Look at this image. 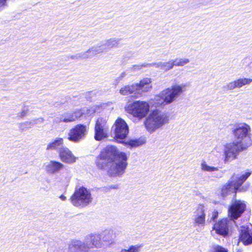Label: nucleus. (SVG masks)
<instances>
[{
	"instance_id": "f257e3e1",
	"label": "nucleus",
	"mask_w": 252,
	"mask_h": 252,
	"mask_svg": "<svg viewBox=\"0 0 252 252\" xmlns=\"http://www.w3.org/2000/svg\"><path fill=\"white\" fill-rule=\"evenodd\" d=\"M127 157L124 152H118L112 146H107L96 159L97 167L106 170L108 174L113 177L122 175L127 165Z\"/></svg>"
},
{
	"instance_id": "f03ea898",
	"label": "nucleus",
	"mask_w": 252,
	"mask_h": 252,
	"mask_svg": "<svg viewBox=\"0 0 252 252\" xmlns=\"http://www.w3.org/2000/svg\"><path fill=\"white\" fill-rule=\"evenodd\" d=\"M185 84L172 85L156 95L149 103L155 107H163L175 101L185 91Z\"/></svg>"
},
{
	"instance_id": "7ed1b4c3",
	"label": "nucleus",
	"mask_w": 252,
	"mask_h": 252,
	"mask_svg": "<svg viewBox=\"0 0 252 252\" xmlns=\"http://www.w3.org/2000/svg\"><path fill=\"white\" fill-rule=\"evenodd\" d=\"M168 114L158 109L152 110L146 117L145 126L149 132L153 133L169 123Z\"/></svg>"
},
{
	"instance_id": "20e7f679",
	"label": "nucleus",
	"mask_w": 252,
	"mask_h": 252,
	"mask_svg": "<svg viewBox=\"0 0 252 252\" xmlns=\"http://www.w3.org/2000/svg\"><path fill=\"white\" fill-rule=\"evenodd\" d=\"M152 88L151 79L146 78L141 80L139 83L123 86L119 92L123 95L134 94L135 97H138L141 95L142 92H148Z\"/></svg>"
},
{
	"instance_id": "39448f33",
	"label": "nucleus",
	"mask_w": 252,
	"mask_h": 252,
	"mask_svg": "<svg viewBox=\"0 0 252 252\" xmlns=\"http://www.w3.org/2000/svg\"><path fill=\"white\" fill-rule=\"evenodd\" d=\"M251 174V171L247 170L241 175H233L231 179V181L222 187L221 189L222 196L225 197L231 193L236 192L238 190L239 188Z\"/></svg>"
},
{
	"instance_id": "423d86ee",
	"label": "nucleus",
	"mask_w": 252,
	"mask_h": 252,
	"mask_svg": "<svg viewBox=\"0 0 252 252\" xmlns=\"http://www.w3.org/2000/svg\"><path fill=\"white\" fill-rule=\"evenodd\" d=\"M233 134L236 139V142L246 148L251 143L250 126L246 123H241L237 125L232 130Z\"/></svg>"
},
{
	"instance_id": "0eeeda50",
	"label": "nucleus",
	"mask_w": 252,
	"mask_h": 252,
	"mask_svg": "<svg viewBox=\"0 0 252 252\" xmlns=\"http://www.w3.org/2000/svg\"><path fill=\"white\" fill-rule=\"evenodd\" d=\"M70 199L73 206L82 208L91 203L93 198L89 190L84 187H80L75 190Z\"/></svg>"
},
{
	"instance_id": "6e6552de",
	"label": "nucleus",
	"mask_w": 252,
	"mask_h": 252,
	"mask_svg": "<svg viewBox=\"0 0 252 252\" xmlns=\"http://www.w3.org/2000/svg\"><path fill=\"white\" fill-rule=\"evenodd\" d=\"M245 149V147L235 141L224 144L222 151L224 163H228L236 159L239 154Z\"/></svg>"
},
{
	"instance_id": "1a4fd4ad",
	"label": "nucleus",
	"mask_w": 252,
	"mask_h": 252,
	"mask_svg": "<svg viewBox=\"0 0 252 252\" xmlns=\"http://www.w3.org/2000/svg\"><path fill=\"white\" fill-rule=\"evenodd\" d=\"M127 110L133 117L142 119L148 114L150 103L145 101L136 100L128 106Z\"/></svg>"
},
{
	"instance_id": "9d476101",
	"label": "nucleus",
	"mask_w": 252,
	"mask_h": 252,
	"mask_svg": "<svg viewBox=\"0 0 252 252\" xmlns=\"http://www.w3.org/2000/svg\"><path fill=\"white\" fill-rule=\"evenodd\" d=\"M220 156L213 152L208 157L209 164L205 160H202L200 169L203 172L213 173L219 170L220 167L218 165L220 162Z\"/></svg>"
},
{
	"instance_id": "9b49d317",
	"label": "nucleus",
	"mask_w": 252,
	"mask_h": 252,
	"mask_svg": "<svg viewBox=\"0 0 252 252\" xmlns=\"http://www.w3.org/2000/svg\"><path fill=\"white\" fill-rule=\"evenodd\" d=\"M87 127L82 124H78L70 129L67 139L74 143H78L83 140L87 134Z\"/></svg>"
},
{
	"instance_id": "f8f14e48",
	"label": "nucleus",
	"mask_w": 252,
	"mask_h": 252,
	"mask_svg": "<svg viewBox=\"0 0 252 252\" xmlns=\"http://www.w3.org/2000/svg\"><path fill=\"white\" fill-rule=\"evenodd\" d=\"M154 66L156 68L167 71L172 69L174 67L173 60H169L167 62H159L152 63H144L142 64L134 65L131 67V69L133 70H137L141 69L142 67H149Z\"/></svg>"
},
{
	"instance_id": "ddd939ff",
	"label": "nucleus",
	"mask_w": 252,
	"mask_h": 252,
	"mask_svg": "<svg viewBox=\"0 0 252 252\" xmlns=\"http://www.w3.org/2000/svg\"><path fill=\"white\" fill-rule=\"evenodd\" d=\"M84 114V112L80 110H77L74 111L67 112L60 115L59 117L55 118L54 122L56 123L61 122L65 123H71L76 120Z\"/></svg>"
},
{
	"instance_id": "4468645a",
	"label": "nucleus",
	"mask_w": 252,
	"mask_h": 252,
	"mask_svg": "<svg viewBox=\"0 0 252 252\" xmlns=\"http://www.w3.org/2000/svg\"><path fill=\"white\" fill-rule=\"evenodd\" d=\"M115 133L117 138L123 139L128 133V127L126 122L121 118H118L115 123Z\"/></svg>"
},
{
	"instance_id": "2eb2a0df",
	"label": "nucleus",
	"mask_w": 252,
	"mask_h": 252,
	"mask_svg": "<svg viewBox=\"0 0 252 252\" xmlns=\"http://www.w3.org/2000/svg\"><path fill=\"white\" fill-rule=\"evenodd\" d=\"M246 209V205L240 200H235L230 207L228 212L232 220L240 217Z\"/></svg>"
},
{
	"instance_id": "dca6fc26",
	"label": "nucleus",
	"mask_w": 252,
	"mask_h": 252,
	"mask_svg": "<svg viewBox=\"0 0 252 252\" xmlns=\"http://www.w3.org/2000/svg\"><path fill=\"white\" fill-rule=\"evenodd\" d=\"M205 208L202 204H199L193 213V220L194 226H204L205 223Z\"/></svg>"
},
{
	"instance_id": "f3484780",
	"label": "nucleus",
	"mask_w": 252,
	"mask_h": 252,
	"mask_svg": "<svg viewBox=\"0 0 252 252\" xmlns=\"http://www.w3.org/2000/svg\"><path fill=\"white\" fill-rule=\"evenodd\" d=\"M252 82V79L247 78H239L234 81L227 83L223 89L226 91H232L235 89H240L245 85H248Z\"/></svg>"
},
{
	"instance_id": "a211bd4d",
	"label": "nucleus",
	"mask_w": 252,
	"mask_h": 252,
	"mask_svg": "<svg viewBox=\"0 0 252 252\" xmlns=\"http://www.w3.org/2000/svg\"><path fill=\"white\" fill-rule=\"evenodd\" d=\"M251 225L241 226L239 239L245 245L252 244V229Z\"/></svg>"
},
{
	"instance_id": "6ab92c4d",
	"label": "nucleus",
	"mask_w": 252,
	"mask_h": 252,
	"mask_svg": "<svg viewBox=\"0 0 252 252\" xmlns=\"http://www.w3.org/2000/svg\"><path fill=\"white\" fill-rule=\"evenodd\" d=\"M64 165L61 162L51 160L44 164V170L49 174L54 175L60 172L63 169Z\"/></svg>"
},
{
	"instance_id": "aec40b11",
	"label": "nucleus",
	"mask_w": 252,
	"mask_h": 252,
	"mask_svg": "<svg viewBox=\"0 0 252 252\" xmlns=\"http://www.w3.org/2000/svg\"><path fill=\"white\" fill-rule=\"evenodd\" d=\"M59 156L63 162L68 164L74 163L77 159L72 152L66 147H62L59 151Z\"/></svg>"
},
{
	"instance_id": "412c9836",
	"label": "nucleus",
	"mask_w": 252,
	"mask_h": 252,
	"mask_svg": "<svg viewBox=\"0 0 252 252\" xmlns=\"http://www.w3.org/2000/svg\"><path fill=\"white\" fill-rule=\"evenodd\" d=\"M89 247L79 240H73L68 245V252H86Z\"/></svg>"
},
{
	"instance_id": "4be33fe9",
	"label": "nucleus",
	"mask_w": 252,
	"mask_h": 252,
	"mask_svg": "<svg viewBox=\"0 0 252 252\" xmlns=\"http://www.w3.org/2000/svg\"><path fill=\"white\" fill-rule=\"evenodd\" d=\"M216 232L223 236H225L228 233V227L226 219H222L217 223H216L213 227Z\"/></svg>"
},
{
	"instance_id": "5701e85b",
	"label": "nucleus",
	"mask_w": 252,
	"mask_h": 252,
	"mask_svg": "<svg viewBox=\"0 0 252 252\" xmlns=\"http://www.w3.org/2000/svg\"><path fill=\"white\" fill-rule=\"evenodd\" d=\"M104 52H105V50L101 42L97 46L92 47L88 51L84 52L83 56H84V57L86 58V59H89L95 55L102 54Z\"/></svg>"
},
{
	"instance_id": "b1692460",
	"label": "nucleus",
	"mask_w": 252,
	"mask_h": 252,
	"mask_svg": "<svg viewBox=\"0 0 252 252\" xmlns=\"http://www.w3.org/2000/svg\"><path fill=\"white\" fill-rule=\"evenodd\" d=\"M63 144V138H57L47 145L46 150V151L56 150L58 151L59 154V151L62 147H64Z\"/></svg>"
},
{
	"instance_id": "393cba45",
	"label": "nucleus",
	"mask_w": 252,
	"mask_h": 252,
	"mask_svg": "<svg viewBox=\"0 0 252 252\" xmlns=\"http://www.w3.org/2000/svg\"><path fill=\"white\" fill-rule=\"evenodd\" d=\"M120 40L115 38H111L108 39L103 42H102V44L104 47L105 52L113 48H116L119 46Z\"/></svg>"
},
{
	"instance_id": "a878e982",
	"label": "nucleus",
	"mask_w": 252,
	"mask_h": 252,
	"mask_svg": "<svg viewBox=\"0 0 252 252\" xmlns=\"http://www.w3.org/2000/svg\"><path fill=\"white\" fill-rule=\"evenodd\" d=\"M145 142V140L144 139H130L128 141L125 142V145L127 146L130 148H134L140 146Z\"/></svg>"
},
{
	"instance_id": "bb28decb",
	"label": "nucleus",
	"mask_w": 252,
	"mask_h": 252,
	"mask_svg": "<svg viewBox=\"0 0 252 252\" xmlns=\"http://www.w3.org/2000/svg\"><path fill=\"white\" fill-rule=\"evenodd\" d=\"M94 139L97 141H100L107 137V131L99 129L98 127L94 128Z\"/></svg>"
},
{
	"instance_id": "cd10ccee",
	"label": "nucleus",
	"mask_w": 252,
	"mask_h": 252,
	"mask_svg": "<svg viewBox=\"0 0 252 252\" xmlns=\"http://www.w3.org/2000/svg\"><path fill=\"white\" fill-rule=\"evenodd\" d=\"M98 127L99 129L107 131L108 126L107 124V120L105 118H98L95 123V127Z\"/></svg>"
},
{
	"instance_id": "c85d7f7f",
	"label": "nucleus",
	"mask_w": 252,
	"mask_h": 252,
	"mask_svg": "<svg viewBox=\"0 0 252 252\" xmlns=\"http://www.w3.org/2000/svg\"><path fill=\"white\" fill-rule=\"evenodd\" d=\"M174 66H183L188 64L190 60L186 58H177L174 60H172Z\"/></svg>"
},
{
	"instance_id": "c756f323",
	"label": "nucleus",
	"mask_w": 252,
	"mask_h": 252,
	"mask_svg": "<svg viewBox=\"0 0 252 252\" xmlns=\"http://www.w3.org/2000/svg\"><path fill=\"white\" fill-rule=\"evenodd\" d=\"M90 241L92 243V245L95 248H100L101 247V235L95 234L90 236Z\"/></svg>"
},
{
	"instance_id": "7c9ffc66",
	"label": "nucleus",
	"mask_w": 252,
	"mask_h": 252,
	"mask_svg": "<svg viewBox=\"0 0 252 252\" xmlns=\"http://www.w3.org/2000/svg\"><path fill=\"white\" fill-rule=\"evenodd\" d=\"M101 235L104 242H110L113 240V232L111 230H105Z\"/></svg>"
},
{
	"instance_id": "2f4dec72",
	"label": "nucleus",
	"mask_w": 252,
	"mask_h": 252,
	"mask_svg": "<svg viewBox=\"0 0 252 252\" xmlns=\"http://www.w3.org/2000/svg\"><path fill=\"white\" fill-rule=\"evenodd\" d=\"M141 246L138 245H131L127 249H122L120 252H139Z\"/></svg>"
},
{
	"instance_id": "473e14b6",
	"label": "nucleus",
	"mask_w": 252,
	"mask_h": 252,
	"mask_svg": "<svg viewBox=\"0 0 252 252\" xmlns=\"http://www.w3.org/2000/svg\"><path fill=\"white\" fill-rule=\"evenodd\" d=\"M33 127L32 120L30 121H26L19 124V127L22 130H26Z\"/></svg>"
},
{
	"instance_id": "72a5a7b5",
	"label": "nucleus",
	"mask_w": 252,
	"mask_h": 252,
	"mask_svg": "<svg viewBox=\"0 0 252 252\" xmlns=\"http://www.w3.org/2000/svg\"><path fill=\"white\" fill-rule=\"evenodd\" d=\"M211 252H228V250L222 246L215 245H213L211 250Z\"/></svg>"
},
{
	"instance_id": "f704fd0d",
	"label": "nucleus",
	"mask_w": 252,
	"mask_h": 252,
	"mask_svg": "<svg viewBox=\"0 0 252 252\" xmlns=\"http://www.w3.org/2000/svg\"><path fill=\"white\" fill-rule=\"evenodd\" d=\"M28 112V107L25 106L22 108L21 111L18 114V117L20 118H23L27 115Z\"/></svg>"
},
{
	"instance_id": "c9c22d12",
	"label": "nucleus",
	"mask_w": 252,
	"mask_h": 252,
	"mask_svg": "<svg viewBox=\"0 0 252 252\" xmlns=\"http://www.w3.org/2000/svg\"><path fill=\"white\" fill-rule=\"evenodd\" d=\"M8 0H0V12L8 6Z\"/></svg>"
},
{
	"instance_id": "e433bc0d",
	"label": "nucleus",
	"mask_w": 252,
	"mask_h": 252,
	"mask_svg": "<svg viewBox=\"0 0 252 252\" xmlns=\"http://www.w3.org/2000/svg\"><path fill=\"white\" fill-rule=\"evenodd\" d=\"M44 121V120L42 118H36L32 120L33 126L38 124H43Z\"/></svg>"
},
{
	"instance_id": "4c0bfd02",
	"label": "nucleus",
	"mask_w": 252,
	"mask_h": 252,
	"mask_svg": "<svg viewBox=\"0 0 252 252\" xmlns=\"http://www.w3.org/2000/svg\"><path fill=\"white\" fill-rule=\"evenodd\" d=\"M84 52L77 54L75 55L71 56L70 58L72 60H79V59H86V58L84 57L83 56Z\"/></svg>"
},
{
	"instance_id": "58836bf2",
	"label": "nucleus",
	"mask_w": 252,
	"mask_h": 252,
	"mask_svg": "<svg viewBox=\"0 0 252 252\" xmlns=\"http://www.w3.org/2000/svg\"><path fill=\"white\" fill-rule=\"evenodd\" d=\"M126 75V72H123L120 74V75L116 79L117 83L118 84L121 80H122Z\"/></svg>"
},
{
	"instance_id": "ea45409f",
	"label": "nucleus",
	"mask_w": 252,
	"mask_h": 252,
	"mask_svg": "<svg viewBox=\"0 0 252 252\" xmlns=\"http://www.w3.org/2000/svg\"><path fill=\"white\" fill-rule=\"evenodd\" d=\"M218 216V212L214 211L213 213L212 217L211 219L212 220H215L217 218Z\"/></svg>"
},
{
	"instance_id": "a19ab883",
	"label": "nucleus",
	"mask_w": 252,
	"mask_h": 252,
	"mask_svg": "<svg viewBox=\"0 0 252 252\" xmlns=\"http://www.w3.org/2000/svg\"><path fill=\"white\" fill-rule=\"evenodd\" d=\"M60 198L61 200H63V201H64L66 199V197L63 195H61L60 196Z\"/></svg>"
}]
</instances>
